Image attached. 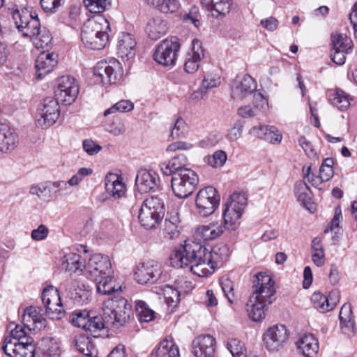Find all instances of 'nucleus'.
<instances>
[{
  "mask_svg": "<svg viewBox=\"0 0 357 357\" xmlns=\"http://www.w3.org/2000/svg\"><path fill=\"white\" fill-rule=\"evenodd\" d=\"M188 133V127L182 119H178L171 130L170 137L172 139L185 137Z\"/></svg>",
  "mask_w": 357,
  "mask_h": 357,
  "instance_id": "nucleus-53",
  "label": "nucleus"
},
{
  "mask_svg": "<svg viewBox=\"0 0 357 357\" xmlns=\"http://www.w3.org/2000/svg\"><path fill=\"white\" fill-rule=\"evenodd\" d=\"M220 285L224 296L227 298L229 303L231 304L234 303L236 298L234 292L233 282L227 277H222L220 280Z\"/></svg>",
  "mask_w": 357,
  "mask_h": 357,
  "instance_id": "nucleus-49",
  "label": "nucleus"
},
{
  "mask_svg": "<svg viewBox=\"0 0 357 357\" xmlns=\"http://www.w3.org/2000/svg\"><path fill=\"white\" fill-rule=\"evenodd\" d=\"M227 154L224 151H216L212 155L205 158V161L212 167H222L227 160Z\"/></svg>",
  "mask_w": 357,
  "mask_h": 357,
  "instance_id": "nucleus-52",
  "label": "nucleus"
},
{
  "mask_svg": "<svg viewBox=\"0 0 357 357\" xmlns=\"http://www.w3.org/2000/svg\"><path fill=\"white\" fill-rule=\"evenodd\" d=\"M204 57V50L202 43L197 39L192 40V49L187 53L184 63V70L188 73H194L199 68L201 59Z\"/></svg>",
  "mask_w": 357,
  "mask_h": 357,
  "instance_id": "nucleus-20",
  "label": "nucleus"
},
{
  "mask_svg": "<svg viewBox=\"0 0 357 357\" xmlns=\"http://www.w3.org/2000/svg\"><path fill=\"white\" fill-rule=\"evenodd\" d=\"M180 220L178 213H172L165 220L164 231L169 238H175L179 235Z\"/></svg>",
  "mask_w": 357,
  "mask_h": 357,
  "instance_id": "nucleus-37",
  "label": "nucleus"
},
{
  "mask_svg": "<svg viewBox=\"0 0 357 357\" xmlns=\"http://www.w3.org/2000/svg\"><path fill=\"white\" fill-rule=\"evenodd\" d=\"M250 132L272 144L279 143L282 139V135L275 126L261 125L258 127L254 126Z\"/></svg>",
  "mask_w": 357,
  "mask_h": 357,
  "instance_id": "nucleus-28",
  "label": "nucleus"
},
{
  "mask_svg": "<svg viewBox=\"0 0 357 357\" xmlns=\"http://www.w3.org/2000/svg\"><path fill=\"white\" fill-rule=\"evenodd\" d=\"M170 162V165L172 167H173V170H175L176 172H179L181 170H184L186 168L184 167L187 162V158L184 154H178L173 157L171 160H169Z\"/></svg>",
  "mask_w": 357,
  "mask_h": 357,
  "instance_id": "nucleus-60",
  "label": "nucleus"
},
{
  "mask_svg": "<svg viewBox=\"0 0 357 357\" xmlns=\"http://www.w3.org/2000/svg\"><path fill=\"white\" fill-rule=\"evenodd\" d=\"M86 270L93 279L111 274V262L107 256L96 254L89 259Z\"/></svg>",
  "mask_w": 357,
  "mask_h": 357,
  "instance_id": "nucleus-17",
  "label": "nucleus"
},
{
  "mask_svg": "<svg viewBox=\"0 0 357 357\" xmlns=\"http://www.w3.org/2000/svg\"><path fill=\"white\" fill-rule=\"evenodd\" d=\"M274 281L270 275L264 273L255 275L252 281V298L268 305L272 303V298L275 294Z\"/></svg>",
  "mask_w": 357,
  "mask_h": 357,
  "instance_id": "nucleus-9",
  "label": "nucleus"
},
{
  "mask_svg": "<svg viewBox=\"0 0 357 357\" xmlns=\"http://www.w3.org/2000/svg\"><path fill=\"white\" fill-rule=\"evenodd\" d=\"M4 353L10 357H34L35 344L20 345L8 342L2 347Z\"/></svg>",
  "mask_w": 357,
  "mask_h": 357,
  "instance_id": "nucleus-27",
  "label": "nucleus"
},
{
  "mask_svg": "<svg viewBox=\"0 0 357 357\" xmlns=\"http://www.w3.org/2000/svg\"><path fill=\"white\" fill-rule=\"evenodd\" d=\"M102 309V315L90 316L84 329L94 337L100 336V332L105 328L124 326L132 314L131 305L123 297L115 296L105 301Z\"/></svg>",
  "mask_w": 357,
  "mask_h": 357,
  "instance_id": "nucleus-2",
  "label": "nucleus"
},
{
  "mask_svg": "<svg viewBox=\"0 0 357 357\" xmlns=\"http://www.w3.org/2000/svg\"><path fill=\"white\" fill-rule=\"evenodd\" d=\"M266 305L263 302L250 297L246 304L248 317L254 321H261L265 317L264 309Z\"/></svg>",
  "mask_w": 357,
  "mask_h": 357,
  "instance_id": "nucleus-34",
  "label": "nucleus"
},
{
  "mask_svg": "<svg viewBox=\"0 0 357 357\" xmlns=\"http://www.w3.org/2000/svg\"><path fill=\"white\" fill-rule=\"evenodd\" d=\"M232 2V0H201L202 4L215 13L216 16L229 13ZM213 15H215V13H213Z\"/></svg>",
  "mask_w": 357,
  "mask_h": 357,
  "instance_id": "nucleus-33",
  "label": "nucleus"
},
{
  "mask_svg": "<svg viewBox=\"0 0 357 357\" xmlns=\"http://www.w3.org/2000/svg\"><path fill=\"white\" fill-rule=\"evenodd\" d=\"M297 350L305 357H316L319 351L318 340L311 333L300 335L296 342Z\"/></svg>",
  "mask_w": 357,
  "mask_h": 357,
  "instance_id": "nucleus-23",
  "label": "nucleus"
},
{
  "mask_svg": "<svg viewBox=\"0 0 357 357\" xmlns=\"http://www.w3.org/2000/svg\"><path fill=\"white\" fill-rule=\"evenodd\" d=\"M181 19L183 23L187 25L192 24L197 29H199L202 25V15L199 8L195 6L191 7L188 11L183 13Z\"/></svg>",
  "mask_w": 357,
  "mask_h": 357,
  "instance_id": "nucleus-41",
  "label": "nucleus"
},
{
  "mask_svg": "<svg viewBox=\"0 0 357 357\" xmlns=\"http://www.w3.org/2000/svg\"><path fill=\"white\" fill-rule=\"evenodd\" d=\"M225 344L232 357H246V348L240 340L234 337L228 338Z\"/></svg>",
  "mask_w": 357,
  "mask_h": 357,
  "instance_id": "nucleus-42",
  "label": "nucleus"
},
{
  "mask_svg": "<svg viewBox=\"0 0 357 357\" xmlns=\"http://www.w3.org/2000/svg\"><path fill=\"white\" fill-rule=\"evenodd\" d=\"M105 129L114 135H122L126 130L123 123L119 119H114L112 121L106 123Z\"/></svg>",
  "mask_w": 357,
  "mask_h": 357,
  "instance_id": "nucleus-58",
  "label": "nucleus"
},
{
  "mask_svg": "<svg viewBox=\"0 0 357 357\" xmlns=\"http://www.w3.org/2000/svg\"><path fill=\"white\" fill-rule=\"evenodd\" d=\"M42 357H60L59 343L52 337L44 338L41 342Z\"/></svg>",
  "mask_w": 357,
  "mask_h": 357,
  "instance_id": "nucleus-39",
  "label": "nucleus"
},
{
  "mask_svg": "<svg viewBox=\"0 0 357 357\" xmlns=\"http://www.w3.org/2000/svg\"><path fill=\"white\" fill-rule=\"evenodd\" d=\"M105 185L107 194L114 200L124 196L126 191V187L122 178L115 174H109L106 176Z\"/></svg>",
  "mask_w": 357,
  "mask_h": 357,
  "instance_id": "nucleus-24",
  "label": "nucleus"
},
{
  "mask_svg": "<svg viewBox=\"0 0 357 357\" xmlns=\"http://www.w3.org/2000/svg\"><path fill=\"white\" fill-rule=\"evenodd\" d=\"M218 250L227 252L225 245L222 248H214L208 251L204 246L195 241H185L183 245L175 249L170 255V263L175 268L188 267L191 272L199 277L206 276L214 270L218 255Z\"/></svg>",
  "mask_w": 357,
  "mask_h": 357,
  "instance_id": "nucleus-1",
  "label": "nucleus"
},
{
  "mask_svg": "<svg viewBox=\"0 0 357 357\" xmlns=\"http://www.w3.org/2000/svg\"><path fill=\"white\" fill-rule=\"evenodd\" d=\"M220 201L219 193L215 188L207 186L199 190L195 199L197 213L202 217L211 215L218 207Z\"/></svg>",
  "mask_w": 357,
  "mask_h": 357,
  "instance_id": "nucleus-8",
  "label": "nucleus"
},
{
  "mask_svg": "<svg viewBox=\"0 0 357 357\" xmlns=\"http://www.w3.org/2000/svg\"><path fill=\"white\" fill-rule=\"evenodd\" d=\"M135 308L140 321L149 322L153 319L155 312L149 308L145 302L138 301L136 303Z\"/></svg>",
  "mask_w": 357,
  "mask_h": 357,
  "instance_id": "nucleus-47",
  "label": "nucleus"
},
{
  "mask_svg": "<svg viewBox=\"0 0 357 357\" xmlns=\"http://www.w3.org/2000/svg\"><path fill=\"white\" fill-rule=\"evenodd\" d=\"M339 319L343 333L349 335L354 331V321L350 303H344L340 309Z\"/></svg>",
  "mask_w": 357,
  "mask_h": 357,
  "instance_id": "nucleus-32",
  "label": "nucleus"
},
{
  "mask_svg": "<svg viewBox=\"0 0 357 357\" xmlns=\"http://www.w3.org/2000/svg\"><path fill=\"white\" fill-rule=\"evenodd\" d=\"M30 39L36 48L44 49L48 47L51 43L52 37L49 30L44 27L40 29L38 33H36V36L31 37Z\"/></svg>",
  "mask_w": 357,
  "mask_h": 357,
  "instance_id": "nucleus-44",
  "label": "nucleus"
},
{
  "mask_svg": "<svg viewBox=\"0 0 357 357\" xmlns=\"http://www.w3.org/2000/svg\"><path fill=\"white\" fill-rule=\"evenodd\" d=\"M180 48V40L177 37L167 38L155 46L153 54V60L161 66L174 67L176 65Z\"/></svg>",
  "mask_w": 357,
  "mask_h": 357,
  "instance_id": "nucleus-6",
  "label": "nucleus"
},
{
  "mask_svg": "<svg viewBox=\"0 0 357 357\" xmlns=\"http://www.w3.org/2000/svg\"><path fill=\"white\" fill-rule=\"evenodd\" d=\"M288 338L287 327L282 324H276L269 327L264 333L263 342L268 351H278L283 347Z\"/></svg>",
  "mask_w": 357,
  "mask_h": 357,
  "instance_id": "nucleus-13",
  "label": "nucleus"
},
{
  "mask_svg": "<svg viewBox=\"0 0 357 357\" xmlns=\"http://www.w3.org/2000/svg\"><path fill=\"white\" fill-rule=\"evenodd\" d=\"M180 6L179 0H161L158 9L162 13L172 14L176 13Z\"/></svg>",
  "mask_w": 357,
  "mask_h": 357,
  "instance_id": "nucleus-54",
  "label": "nucleus"
},
{
  "mask_svg": "<svg viewBox=\"0 0 357 357\" xmlns=\"http://www.w3.org/2000/svg\"><path fill=\"white\" fill-rule=\"evenodd\" d=\"M78 93V85L73 77L68 75L58 79L54 95L61 103L71 105L77 98Z\"/></svg>",
  "mask_w": 357,
  "mask_h": 357,
  "instance_id": "nucleus-14",
  "label": "nucleus"
},
{
  "mask_svg": "<svg viewBox=\"0 0 357 357\" xmlns=\"http://www.w3.org/2000/svg\"><path fill=\"white\" fill-rule=\"evenodd\" d=\"M244 123L241 121H237L233 126L228 130L227 138L231 142H235L241 136Z\"/></svg>",
  "mask_w": 357,
  "mask_h": 357,
  "instance_id": "nucleus-59",
  "label": "nucleus"
},
{
  "mask_svg": "<svg viewBox=\"0 0 357 357\" xmlns=\"http://www.w3.org/2000/svg\"><path fill=\"white\" fill-rule=\"evenodd\" d=\"M41 29L40 23L38 18V15L36 13L31 17V20H29V23L24 25L23 29H21L20 33L23 37L29 38L36 36V33Z\"/></svg>",
  "mask_w": 357,
  "mask_h": 357,
  "instance_id": "nucleus-46",
  "label": "nucleus"
},
{
  "mask_svg": "<svg viewBox=\"0 0 357 357\" xmlns=\"http://www.w3.org/2000/svg\"><path fill=\"white\" fill-rule=\"evenodd\" d=\"M58 62V55L53 52L40 53L36 59L35 68L38 79H43L54 70Z\"/></svg>",
  "mask_w": 357,
  "mask_h": 357,
  "instance_id": "nucleus-22",
  "label": "nucleus"
},
{
  "mask_svg": "<svg viewBox=\"0 0 357 357\" xmlns=\"http://www.w3.org/2000/svg\"><path fill=\"white\" fill-rule=\"evenodd\" d=\"M23 320L26 322L32 321L34 328L38 330L44 328L46 326V319L32 306L25 309Z\"/></svg>",
  "mask_w": 357,
  "mask_h": 357,
  "instance_id": "nucleus-38",
  "label": "nucleus"
},
{
  "mask_svg": "<svg viewBox=\"0 0 357 357\" xmlns=\"http://www.w3.org/2000/svg\"><path fill=\"white\" fill-rule=\"evenodd\" d=\"M74 344L77 350L87 357H96L98 351L91 338L85 335L75 337Z\"/></svg>",
  "mask_w": 357,
  "mask_h": 357,
  "instance_id": "nucleus-31",
  "label": "nucleus"
},
{
  "mask_svg": "<svg viewBox=\"0 0 357 357\" xmlns=\"http://www.w3.org/2000/svg\"><path fill=\"white\" fill-rule=\"evenodd\" d=\"M89 312L79 311L72 315L70 321L74 326L85 329L87 323H89Z\"/></svg>",
  "mask_w": 357,
  "mask_h": 357,
  "instance_id": "nucleus-56",
  "label": "nucleus"
},
{
  "mask_svg": "<svg viewBox=\"0 0 357 357\" xmlns=\"http://www.w3.org/2000/svg\"><path fill=\"white\" fill-rule=\"evenodd\" d=\"M298 142L300 146L302 147L309 158L316 157L317 153L314 151L311 142L308 141L305 137H301L298 139Z\"/></svg>",
  "mask_w": 357,
  "mask_h": 357,
  "instance_id": "nucleus-63",
  "label": "nucleus"
},
{
  "mask_svg": "<svg viewBox=\"0 0 357 357\" xmlns=\"http://www.w3.org/2000/svg\"><path fill=\"white\" fill-rule=\"evenodd\" d=\"M247 206V197L245 192H234L229 197V201L225 204V208L223 211L224 225L218 223L210 224L207 226H202L197 230L204 241L216 238L220 236L224 229H229L238 220Z\"/></svg>",
  "mask_w": 357,
  "mask_h": 357,
  "instance_id": "nucleus-3",
  "label": "nucleus"
},
{
  "mask_svg": "<svg viewBox=\"0 0 357 357\" xmlns=\"http://www.w3.org/2000/svg\"><path fill=\"white\" fill-rule=\"evenodd\" d=\"M216 340L211 335H200L191 344V353L195 357H214Z\"/></svg>",
  "mask_w": 357,
  "mask_h": 357,
  "instance_id": "nucleus-16",
  "label": "nucleus"
},
{
  "mask_svg": "<svg viewBox=\"0 0 357 357\" xmlns=\"http://www.w3.org/2000/svg\"><path fill=\"white\" fill-rule=\"evenodd\" d=\"M108 31H110L109 24L105 18L89 19L82 30V40L89 49L102 50L109 40Z\"/></svg>",
  "mask_w": 357,
  "mask_h": 357,
  "instance_id": "nucleus-4",
  "label": "nucleus"
},
{
  "mask_svg": "<svg viewBox=\"0 0 357 357\" xmlns=\"http://www.w3.org/2000/svg\"><path fill=\"white\" fill-rule=\"evenodd\" d=\"M33 13L26 8L15 9L12 12L13 19L14 20L16 28L20 32L24 26L29 23V20H31Z\"/></svg>",
  "mask_w": 357,
  "mask_h": 357,
  "instance_id": "nucleus-43",
  "label": "nucleus"
},
{
  "mask_svg": "<svg viewBox=\"0 0 357 357\" xmlns=\"http://www.w3.org/2000/svg\"><path fill=\"white\" fill-rule=\"evenodd\" d=\"M93 280L96 283V290L100 294L109 295L118 290L116 289L115 281L111 276V274L96 278Z\"/></svg>",
  "mask_w": 357,
  "mask_h": 357,
  "instance_id": "nucleus-36",
  "label": "nucleus"
},
{
  "mask_svg": "<svg viewBox=\"0 0 357 357\" xmlns=\"http://www.w3.org/2000/svg\"><path fill=\"white\" fill-rule=\"evenodd\" d=\"M162 273L161 266L158 261L149 260L142 263L135 271V279L142 284H153L160 278Z\"/></svg>",
  "mask_w": 357,
  "mask_h": 357,
  "instance_id": "nucleus-15",
  "label": "nucleus"
},
{
  "mask_svg": "<svg viewBox=\"0 0 357 357\" xmlns=\"http://www.w3.org/2000/svg\"><path fill=\"white\" fill-rule=\"evenodd\" d=\"M165 205L158 197H149L141 204L138 218L144 228L149 229L159 225L165 215Z\"/></svg>",
  "mask_w": 357,
  "mask_h": 357,
  "instance_id": "nucleus-5",
  "label": "nucleus"
},
{
  "mask_svg": "<svg viewBox=\"0 0 357 357\" xmlns=\"http://www.w3.org/2000/svg\"><path fill=\"white\" fill-rule=\"evenodd\" d=\"M82 146L84 150L91 155L97 154L102 149L100 145L96 144L95 142L91 139L84 140Z\"/></svg>",
  "mask_w": 357,
  "mask_h": 357,
  "instance_id": "nucleus-62",
  "label": "nucleus"
},
{
  "mask_svg": "<svg viewBox=\"0 0 357 357\" xmlns=\"http://www.w3.org/2000/svg\"><path fill=\"white\" fill-rule=\"evenodd\" d=\"M49 183H40L31 186L29 192L31 195H37L40 199H45L50 197V190Z\"/></svg>",
  "mask_w": 357,
  "mask_h": 357,
  "instance_id": "nucleus-57",
  "label": "nucleus"
},
{
  "mask_svg": "<svg viewBox=\"0 0 357 357\" xmlns=\"http://www.w3.org/2000/svg\"><path fill=\"white\" fill-rule=\"evenodd\" d=\"M136 42L129 33H123L118 44V53L127 59H132L135 55Z\"/></svg>",
  "mask_w": 357,
  "mask_h": 357,
  "instance_id": "nucleus-30",
  "label": "nucleus"
},
{
  "mask_svg": "<svg viewBox=\"0 0 357 357\" xmlns=\"http://www.w3.org/2000/svg\"><path fill=\"white\" fill-rule=\"evenodd\" d=\"M18 143V135L15 130L6 124L0 123V151H11L17 147Z\"/></svg>",
  "mask_w": 357,
  "mask_h": 357,
  "instance_id": "nucleus-25",
  "label": "nucleus"
},
{
  "mask_svg": "<svg viewBox=\"0 0 357 357\" xmlns=\"http://www.w3.org/2000/svg\"><path fill=\"white\" fill-rule=\"evenodd\" d=\"M72 287L74 288L73 291L70 293V298L77 305H84L91 300V292L86 286L79 282H75Z\"/></svg>",
  "mask_w": 357,
  "mask_h": 357,
  "instance_id": "nucleus-35",
  "label": "nucleus"
},
{
  "mask_svg": "<svg viewBox=\"0 0 357 357\" xmlns=\"http://www.w3.org/2000/svg\"><path fill=\"white\" fill-rule=\"evenodd\" d=\"M133 107L134 105L131 101L127 100H122L116 102L110 108L105 110L104 112V115L107 116L108 114L113 113L114 112H127L131 111L133 109Z\"/></svg>",
  "mask_w": 357,
  "mask_h": 357,
  "instance_id": "nucleus-55",
  "label": "nucleus"
},
{
  "mask_svg": "<svg viewBox=\"0 0 357 357\" xmlns=\"http://www.w3.org/2000/svg\"><path fill=\"white\" fill-rule=\"evenodd\" d=\"M257 89L256 81L250 75H245L237 78L232 84L231 96L235 100H243L251 96Z\"/></svg>",
  "mask_w": 357,
  "mask_h": 357,
  "instance_id": "nucleus-18",
  "label": "nucleus"
},
{
  "mask_svg": "<svg viewBox=\"0 0 357 357\" xmlns=\"http://www.w3.org/2000/svg\"><path fill=\"white\" fill-rule=\"evenodd\" d=\"M83 2L89 10L93 13L103 12L110 4V0H83Z\"/></svg>",
  "mask_w": 357,
  "mask_h": 357,
  "instance_id": "nucleus-51",
  "label": "nucleus"
},
{
  "mask_svg": "<svg viewBox=\"0 0 357 357\" xmlns=\"http://www.w3.org/2000/svg\"><path fill=\"white\" fill-rule=\"evenodd\" d=\"M149 357H180L179 349L173 340L166 338L160 342Z\"/></svg>",
  "mask_w": 357,
  "mask_h": 357,
  "instance_id": "nucleus-26",
  "label": "nucleus"
},
{
  "mask_svg": "<svg viewBox=\"0 0 357 357\" xmlns=\"http://www.w3.org/2000/svg\"><path fill=\"white\" fill-rule=\"evenodd\" d=\"M167 22L160 16L153 17L147 23L146 31L149 37L156 40L166 33Z\"/></svg>",
  "mask_w": 357,
  "mask_h": 357,
  "instance_id": "nucleus-29",
  "label": "nucleus"
},
{
  "mask_svg": "<svg viewBox=\"0 0 357 357\" xmlns=\"http://www.w3.org/2000/svg\"><path fill=\"white\" fill-rule=\"evenodd\" d=\"M220 77L217 75L212 76L211 75H208L207 76H205L202 84L201 89H204L205 90L213 88L218 86L220 83Z\"/></svg>",
  "mask_w": 357,
  "mask_h": 357,
  "instance_id": "nucleus-64",
  "label": "nucleus"
},
{
  "mask_svg": "<svg viewBox=\"0 0 357 357\" xmlns=\"http://www.w3.org/2000/svg\"><path fill=\"white\" fill-rule=\"evenodd\" d=\"M350 96L341 89H337L331 100L332 104L341 110L347 109L350 105Z\"/></svg>",
  "mask_w": 357,
  "mask_h": 357,
  "instance_id": "nucleus-48",
  "label": "nucleus"
},
{
  "mask_svg": "<svg viewBox=\"0 0 357 357\" xmlns=\"http://www.w3.org/2000/svg\"><path fill=\"white\" fill-rule=\"evenodd\" d=\"M311 301L314 308L320 312H326L330 311V305L327 302L326 296L321 294L320 292H314L311 296Z\"/></svg>",
  "mask_w": 357,
  "mask_h": 357,
  "instance_id": "nucleus-50",
  "label": "nucleus"
},
{
  "mask_svg": "<svg viewBox=\"0 0 357 357\" xmlns=\"http://www.w3.org/2000/svg\"><path fill=\"white\" fill-rule=\"evenodd\" d=\"M58 98L47 97L43 100L40 107L38 109L40 116L37 119V125L43 129L54 124L60 114L59 103Z\"/></svg>",
  "mask_w": 357,
  "mask_h": 357,
  "instance_id": "nucleus-12",
  "label": "nucleus"
},
{
  "mask_svg": "<svg viewBox=\"0 0 357 357\" xmlns=\"http://www.w3.org/2000/svg\"><path fill=\"white\" fill-rule=\"evenodd\" d=\"M93 74L99 77L102 83L112 84L122 78L123 70L121 63L116 59H112L109 62H98L94 68Z\"/></svg>",
  "mask_w": 357,
  "mask_h": 357,
  "instance_id": "nucleus-11",
  "label": "nucleus"
},
{
  "mask_svg": "<svg viewBox=\"0 0 357 357\" xmlns=\"http://www.w3.org/2000/svg\"><path fill=\"white\" fill-rule=\"evenodd\" d=\"M159 182L158 175L152 170L142 169L138 171L135 178V185L142 193L155 190L158 188Z\"/></svg>",
  "mask_w": 357,
  "mask_h": 357,
  "instance_id": "nucleus-19",
  "label": "nucleus"
},
{
  "mask_svg": "<svg viewBox=\"0 0 357 357\" xmlns=\"http://www.w3.org/2000/svg\"><path fill=\"white\" fill-rule=\"evenodd\" d=\"M191 288V282L181 279L174 287L166 285L162 289V294L166 303L169 306H176L180 301L182 292H188Z\"/></svg>",
  "mask_w": 357,
  "mask_h": 357,
  "instance_id": "nucleus-21",
  "label": "nucleus"
},
{
  "mask_svg": "<svg viewBox=\"0 0 357 357\" xmlns=\"http://www.w3.org/2000/svg\"><path fill=\"white\" fill-rule=\"evenodd\" d=\"M26 333V332L23 326L17 325L11 331L10 337L5 338L4 344H6L8 342L15 343L16 341H19V339Z\"/></svg>",
  "mask_w": 357,
  "mask_h": 357,
  "instance_id": "nucleus-61",
  "label": "nucleus"
},
{
  "mask_svg": "<svg viewBox=\"0 0 357 357\" xmlns=\"http://www.w3.org/2000/svg\"><path fill=\"white\" fill-rule=\"evenodd\" d=\"M45 312L52 319H61L64 314L59 291L52 285L45 287L41 295Z\"/></svg>",
  "mask_w": 357,
  "mask_h": 357,
  "instance_id": "nucleus-10",
  "label": "nucleus"
},
{
  "mask_svg": "<svg viewBox=\"0 0 357 357\" xmlns=\"http://www.w3.org/2000/svg\"><path fill=\"white\" fill-rule=\"evenodd\" d=\"M198 183L197 174L190 169L176 172L171 179L172 191L176 197L181 199L189 197L195 190Z\"/></svg>",
  "mask_w": 357,
  "mask_h": 357,
  "instance_id": "nucleus-7",
  "label": "nucleus"
},
{
  "mask_svg": "<svg viewBox=\"0 0 357 357\" xmlns=\"http://www.w3.org/2000/svg\"><path fill=\"white\" fill-rule=\"evenodd\" d=\"M66 260L63 265L66 264V270L75 273H79L83 268L86 269V265L81 261V257L75 253H71L65 257Z\"/></svg>",
  "mask_w": 357,
  "mask_h": 357,
  "instance_id": "nucleus-40",
  "label": "nucleus"
},
{
  "mask_svg": "<svg viewBox=\"0 0 357 357\" xmlns=\"http://www.w3.org/2000/svg\"><path fill=\"white\" fill-rule=\"evenodd\" d=\"M332 45L333 51H342L350 52L352 50V40L347 36L339 34L332 36Z\"/></svg>",
  "mask_w": 357,
  "mask_h": 357,
  "instance_id": "nucleus-45",
  "label": "nucleus"
}]
</instances>
